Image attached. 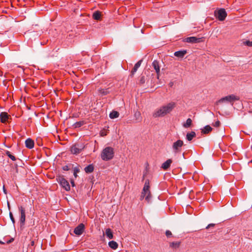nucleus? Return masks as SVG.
I'll list each match as a JSON object with an SVG mask.
<instances>
[{"label":"nucleus","mask_w":252,"mask_h":252,"mask_svg":"<svg viewBox=\"0 0 252 252\" xmlns=\"http://www.w3.org/2000/svg\"><path fill=\"white\" fill-rule=\"evenodd\" d=\"M19 211L20 213V225L21 226L25 225V221H26V210L24 207L22 206H20L18 207Z\"/></svg>","instance_id":"6e6552de"},{"label":"nucleus","mask_w":252,"mask_h":252,"mask_svg":"<svg viewBox=\"0 0 252 252\" xmlns=\"http://www.w3.org/2000/svg\"><path fill=\"white\" fill-rule=\"evenodd\" d=\"M172 163V160L171 159H168L162 164L161 167L164 170H167L170 167Z\"/></svg>","instance_id":"f8f14e48"},{"label":"nucleus","mask_w":252,"mask_h":252,"mask_svg":"<svg viewBox=\"0 0 252 252\" xmlns=\"http://www.w3.org/2000/svg\"><path fill=\"white\" fill-rule=\"evenodd\" d=\"M5 243V242H3L2 241L0 240V244H4Z\"/></svg>","instance_id":"a19ab883"},{"label":"nucleus","mask_w":252,"mask_h":252,"mask_svg":"<svg viewBox=\"0 0 252 252\" xmlns=\"http://www.w3.org/2000/svg\"><path fill=\"white\" fill-rule=\"evenodd\" d=\"M106 135V134H104V133H103V132H101V133H100V135H101V136H104V135Z\"/></svg>","instance_id":"79ce46f5"},{"label":"nucleus","mask_w":252,"mask_h":252,"mask_svg":"<svg viewBox=\"0 0 252 252\" xmlns=\"http://www.w3.org/2000/svg\"><path fill=\"white\" fill-rule=\"evenodd\" d=\"M214 15L219 21H223L227 16V13L224 9L220 8L218 10H215Z\"/></svg>","instance_id":"7ed1b4c3"},{"label":"nucleus","mask_w":252,"mask_h":252,"mask_svg":"<svg viewBox=\"0 0 252 252\" xmlns=\"http://www.w3.org/2000/svg\"><path fill=\"white\" fill-rule=\"evenodd\" d=\"M26 147L30 149L34 147V142L31 138H28L25 141Z\"/></svg>","instance_id":"ddd939ff"},{"label":"nucleus","mask_w":252,"mask_h":252,"mask_svg":"<svg viewBox=\"0 0 252 252\" xmlns=\"http://www.w3.org/2000/svg\"><path fill=\"white\" fill-rule=\"evenodd\" d=\"M196 137V133L194 131H191L188 133L186 135V138L188 141H191L193 138Z\"/></svg>","instance_id":"aec40b11"},{"label":"nucleus","mask_w":252,"mask_h":252,"mask_svg":"<svg viewBox=\"0 0 252 252\" xmlns=\"http://www.w3.org/2000/svg\"><path fill=\"white\" fill-rule=\"evenodd\" d=\"M101 12L99 11H96L93 14L92 17L94 20L100 21L101 19Z\"/></svg>","instance_id":"dca6fc26"},{"label":"nucleus","mask_w":252,"mask_h":252,"mask_svg":"<svg viewBox=\"0 0 252 252\" xmlns=\"http://www.w3.org/2000/svg\"><path fill=\"white\" fill-rule=\"evenodd\" d=\"M152 66L155 69L158 76L160 72V66L159 65L158 62L157 61V60L154 61L152 63Z\"/></svg>","instance_id":"2eb2a0df"},{"label":"nucleus","mask_w":252,"mask_h":252,"mask_svg":"<svg viewBox=\"0 0 252 252\" xmlns=\"http://www.w3.org/2000/svg\"><path fill=\"white\" fill-rule=\"evenodd\" d=\"M192 124V120L190 118H188L187 121L186 123L184 124L183 126L185 128L189 127L191 126Z\"/></svg>","instance_id":"bb28decb"},{"label":"nucleus","mask_w":252,"mask_h":252,"mask_svg":"<svg viewBox=\"0 0 252 252\" xmlns=\"http://www.w3.org/2000/svg\"><path fill=\"white\" fill-rule=\"evenodd\" d=\"M8 207H9V208H10V206H9V203H8Z\"/></svg>","instance_id":"a18cd8bd"},{"label":"nucleus","mask_w":252,"mask_h":252,"mask_svg":"<svg viewBox=\"0 0 252 252\" xmlns=\"http://www.w3.org/2000/svg\"><path fill=\"white\" fill-rule=\"evenodd\" d=\"M148 188H150V181L148 179L146 180L141 192V195L140 196V200H142L144 198H145L146 195V190H148Z\"/></svg>","instance_id":"1a4fd4ad"},{"label":"nucleus","mask_w":252,"mask_h":252,"mask_svg":"<svg viewBox=\"0 0 252 252\" xmlns=\"http://www.w3.org/2000/svg\"><path fill=\"white\" fill-rule=\"evenodd\" d=\"M137 114H138V115L139 116H140V112H138Z\"/></svg>","instance_id":"37998d69"},{"label":"nucleus","mask_w":252,"mask_h":252,"mask_svg":"<svg viewBox=\"0 0 252 252\" xmlns=\"http://www.w3.org/2000/svg\"><path fill=\"white\" fill-rule=\"evenodd\" d=\"M34 244V242H32V245H33Z\"/></svg>","instance_id":"c03bdc74"},{"label":"nucleus","mask_w":252,"mask_h":252,"mask_svg":"<svg viewBox=\"0 0 252 252\" xmlns=\"http://www.w3.org/2000/svg\"><path fill=\"white\" fill-rule=\"evenodd\" d=\"M14 239L13 238L10 239L9 240L6 241L7 244L11 243L13 241Z\"/></svg>","instance_id":"58836bf2"},{"label":"nucleus","mask_w":252,"mask_h":252,"mask_svg":"<svg viewBox=\"0 0 252 252\" xmlns=\"http://www.w3.org/2000/svg\"><path fill=\"white\" fill-rule=\"evenodd\" d=\"M99 93L102 94V95H107L109 93V91H108V89H100L98 90Z\"/></svg>","instance_id":"c85d7f7f"},{"label":"nucleus","mask_w":252,"mask_h":252,"mask_svg":"<svg viewBox=\"0 0 252 252\" xmlns=\"http://www.w3.org/2000/svg\"><path fill=\"white\" fill-rule=\"evenodd\" d=\"M187 51L186 50H181L175 52L174 53V56L182 58L184 57V56L186 54Z\"/></svg>","instance_id":"6ab92c4d"},{"label":"nucleus","mask_w":252,"mask_h":252,"mask_svg":"<svg viewBox=\"0 0 252 252\" xmlns=\"http://www.w3.org/2000/svg\"><path fill=\"white\" fill-rule=\"evenodd\" d=\"M176 106L174 102H170L157 109L153 114L154 118L162 117L170 113Z\"/></svg>","instance_id":"f257e3e1"},{"label":"nucleus","mask_w":252,"mask_h":252,"mask_svg":"<svg viewBox=\"0 0 252 252\" xmlns=\"http://www.w3.org/2000/svg\"><path fill=\"white\" fill-rule=\"evenodd\" d=\"M240 97L234 94H231L221 98L219 100V102H224L225 101L233 103L234 101L239 100Z\"/></svg>","instance_id":"39448f33"},{"label":"nucleus","mask_w":252,"mask_h":252,"mask_svg":"<svg viewBox=\"0 0 252 252\" xmlns=\"http://www.w3.org/2000/svg\"><path fill=\"white\" fill-rule=\"evenodd\" d=\"M108 245L111 249L113 250H116L118 247V243L114 241H110L108 243Z\"/></svg>","instance_id":"b1692460"},{"label":"nucleus","mask_w":252,"mask_h":252,"mask_svg":"<svg viewBox=\"0 0 252 252\" xmlns=\"http://www.w3.org/2000/svg\"><path fill=\"white\" fill-rule=\"evenodd\" d=\"M84 229V225L83 223H80L76 228H75L74 233L77 235H80L83 233Z\"/></svg>","instance_id":"9b49d317"},{"label":"nucleus","mask_w":252,"mask_h":252,"mask_svg":"<svg viewBox=\"0 0 252 252\" xmlns=\"http://www.w3.org/2000/svg\"><path fill=\"white\" fill-rule=\"evenodd\" d=\"M145 77L143 76L141 77V78L139 80V83L143 84L145 83Z\"/></svg>","instance_id":"72a5a7b5"},{"label":"nucleus","mask_w":252,"mask_h":252,"mask_svg":"<svg viewBox=\"0 0 252 252\" xmlns=\"http://www.w3.org/2000/svg\"><path fill=\"white\" fill-rule=\"evenodd\" d=\"M243 44L249 47H252V41H250L249 40H246L243 41Z\"/></svg>","instance_id":"2f4dec72"},{"label":"nucleus","mask_w":252,"mask_h":252,"mask_svg":"<svg viewBox=\"0 0 252 252\" xmlns=\"http://www.w3.org/2000/svg\"><path fill=\"white\" fill-rule=\"evenodd\" d=\"M220 123L219 121H216L214 124V126L215 127H219L220 126Z\"/></svg>","instance_id":"c9c22d12"},{"label":"nucleus","mask_w":252,"mask_h":252,"mask_svg":"<svg viewBox=\"0 0 252 252\" xmlns=\"http://www.w3.org/2000/svg\"><path fill=\"white\" fill-rule=\"evenodd\" d=\"M181 242H172L169 243V247L173 249H177L180 247Z\"/></svg>","instance_id":"f3484780"},{"label":"nucleus","mask_w":252,"mask_h":252,"mask_svg":"<svg viewBox=\"0 0 252 252\" xmlns=\"http://www.w3.org/2000/svg\"><path fill=\"white\" fill-rule=\"evenodd\" d=\"M71 184L72 186H75V184H74V181L71 180Z\"/></svg>","instance_id":"ea45409f"},{"label":"nucleus","mask_w":252,"mask_h":252,"mask_svg":"<svg viewBox=\"0 0 252 252\" xmlns=\"http://www.w3.org/2000/svg\"><path fill=\"white\" fill-rule=\"evenodd\" d=\"M142 60H140L137 63H136L133 68H132V70H131V75H133L137 71L138 68L140 67V66L141 65V64L142 63Z\"/></svg>","instance_id":"a211bd4d"},{"label":"nucleus","mask_w":252,"mask_h":252,"mask_svg":"<svg viewBox=\"0 0 252 252\" xmlns=\"http://www.w3.org/2000/svg\"><path fill=\"white\" fill-rule=\"evenodd\" d=\"M9 216H10V219H11V221H12L13 223H14L15 222V219H14L13 214L11 212L9 213Z\"/></svg>","instance_id":"f704fd0d"},{"label":"nucleus","mask_w":252,"mask_h":252,"mask_svg":"<svg viewBox=\"0 0 252 252\" xmlns=\"http://www.w3.org/2000/svg\"><path fill=\"white\" fill-rule=\"evenodd\" d=\"M57 181L58 183L61 185V186L66 191H68L70 189V187L69 184V183L65 179L63 176H59L57 178Z\"/></svg>","instance_id":"423d86ee"},{"label":"nucleus","mask_w":252,"mask_h":252,"mask_svg":"<svg viewBox=\"0 0 252 252\" xmlns=\"http://www.w3.org/2000/svg\"><path fill=\"white\" fill-rule=\"evenodd\" d=\"M119 112L117 111H112L109 114V117L111 119L117 118L119 117Z\"/></svg>","instance_id":"a878e982"},{"label":"nucleus","mask_w":252,"mask_h":252,"mask_svg":"<svg viewBox=\"0 0 252 252\" xmlns=\"http://www.w3.org/2000/svg\"><path fill=\"white\" fill-rule=\"evenodd\" d=\"M214 225H215V224L210 223V224H208V226L206 227V229H208L209 228H210L211 227H213V226H214Z\"/></svg>","instance_id":"4c0bfd02"},{"label":"nucleus","mask_w":252,"mask_h":252,"mask_svg":"<svg viewBox=\"0 0 252 252\" xmlns=\"http://www.w3.org/2000/svg\"><path fill=\"white\" fill-rule=\"evenodd\" d=\"M0 122L2 123H6L9 122V120L11 119L10 115H8L7 113L3 112L0 114Z\"/></svg>","instance_id":"9d476101"},{"label":"nucleus","mask_w":252,"mask_h":252,"mask_svg":"<svg viewBox=\"0 0 252 252\" xmlns=\"http://www.w3.org/2000/svg\"><path fill=\"white\" fill-rule=\"evenodd\" d=\"M184 145V142L181 140H178L174 142L172 145V149L175 153H179L181 151V148Z\"/></svg>","instance_id":"0eeeda50"},{"label":"nucleus","mask_w":252,"mask_h":252,"mask_svg":"<svg viewBox=\"0 0 252 252\" xmlns=\"http://www.w3.org/2000/svg\"><path fill=\"white\" fill-rule=\"evenodd\" d=\"M94 167L92 164H89L84 168V171L86 173H91L93 172Z\"/></svg>","instance_id":"4be33fe9"},{"label":"nucleus","mask_w":252,"mask_h":252,"mask_svg":"<svg viewBox=\"0 0 252 252\" xmlns=\"http://www.w3.org/2000/svg\"><path fill=\"white\" fill-rule=\"evenodd\" d=\"M201 39L194 36H191L187 37L186 39V41L189 43H198L201 41Z\"/></svg>","instance_id":"4468645a"},{"label":"nucleus","mask_w":252,"mask_h":252,"mask_svg":"<svg viewBox=\"0 0 252 252\" xmlns=\"http://www.w3.org/2000/svg\"><path fill=\"white\" fill-rule=\"evenodd\" d=\"M105 234L106 237L109 239L113 238V234L110 228H107L105 230Z\"/></svg>","instance_id":"412c9836"},{"label":"nucleus","mask_w":252,"mask_h":252,"mask_svg":"<svg viewBox=\"0 0 252 252\" xmlns=\"http://www.w3.org/2000/svg\"><path fill=\"white\" fill-rule=\"evenodd\" d=\"M114 156V151L113 148L107 147L101 152V158L104 161L112 159Z\"/></svg>","instance_id":"f03ea898"},{"label":"nucleus","mask_w":252,"mask_h":252,"mask_svg":"<svg viewBox=\"0 0 252 252\" xmlns=\"http://www.w3.org/2000/svg\"><path fill=\"white\" fill-rule=\"evenodd\" d=\"M85 146L83 144L75 143L70 147V152L72 154L78 155L84 149Z\"/></svg>","instance_id":"20e7f679"},{"label":"nucleus","mask_w":252,"mask_h":252,"mask_svg":"<svg viewBox=\"0 0 252 252\" xmlns=\"http://www.w3.org/2000/svg\"><path fill=\"white\" fill-rule=\"evenodd\" d=\"M165 235L167 236V237L169 238L172 236V234L170 231L166 230L165 232Z\"/></svg>","instance_id":"473e14b6"},{"label":"nucleus","mask_w":252,"mask_h":252,"mask_svg":"<svg viewBox=\"0 0 252 252\" xmlns=\"http://www.w3.org/2000/svg\"><path fill=\"white\" fill-rule=\"evenodd\" d=\"M146 195L145 197L146 201L149 203L150 201V200L152 197V194L150 190V188H148V190H146Z\"/></svg>","instance_id":"393cba45"},{"label":"nucleus","mask_w":252,"mask_h":252,"mask_svg":"<svg viewBox=\"0 0 252 252\" xmlns=\"http://www.w3.org/2000/svg\"><path fill=\"white\" fill-rule=\"evenodd\" d=\"M85 124V122L84 121H79L75 123L73 126L75 128H78L82 126Z\"/></svg>","instance_id":"cd10ccee"},{"label":"nucleus","mask_w":252,"mask_h":252,"mask_svg":"<svg viewBox=\"0 0 252 252\" xmlns=\"http://www.w3.org/2000/svg\"><path fill=\"white\" fill-rule=\"evenodd\" d=\"M212 130V128L209 125L206 126L203 129H202L201 132L203 134H208Z\"/></svg>","instance_id":"5701e85b"},{"label":"nucleus","mask_w":252,"mask_h":252,"mask_svg":"<svg viewBox=\"0 0 252 252\" xmlns=\"http://www.w3.org/2000/svg\"><path fill=\"white\" fill-rule=\"evenodd\" d=\"M80 172V168L79 166L75 167L73 168V175L75 178H77L78 175L77 174Z\"/></svg>","instance_id":"c756f323"},{"label":"nucleus","mask_w":252,"mask_h":252,"mask_svg":"<svg viewBox=\"0 0 252 252\" xmlns=\"http://www.w3.org/2000/svg\"><path fill=\"white\" fill-rule=\"evenodd\" d=\"M6 155L13 161L16 160V158L9 151H6Z\"/></svg>","instance_id":"7c9ffc66"},{"label":"nucleus","mask_w":252,"mask_h":252,"mask_svg":"<svg viewBox=\"0 0 252 252\" xmlns=\"http://www.w3.org/2000/svg\"><path fill=\"white\" fill-rule=\"evenodd\" d=\"M63 170L64 171H68L69 169V168L67 165H64L63 167Z\"/></svg>","instance_id":"e433bc0d"}]
</instances>
